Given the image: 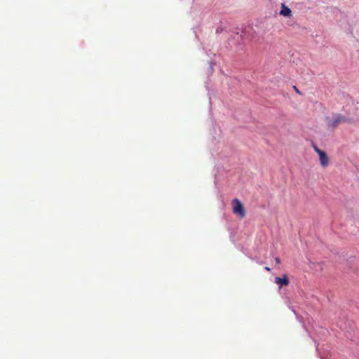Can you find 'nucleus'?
Masks as SVG:
<instances>
[{
    "label": "nucleus",
    "mask_w": 359,
    "mask_h": 359,
    "mask_svg": "<svg viewBox=\"0 0 359 359\" xmlns=\"http://www.w3.org/2000/svg\"><path fill=\"white\" fill-rule=\"evenodd\" d=\"M327 124L329 128L334 129L343 123H350V119L346 116L337 114L332 117H327Z\"/></svg>",
    "instance_id": "1"
},
{
    "label": "nucleus",
    "mask_w": 359,
    "mask_h": 359,
    "mask_svg": "<svg viewBox=\"0 0 359 359\" xmlns=\"http://www.w3.org/2000/svg\"><path fill=\"white\" fill-rule=\"evenodd\" d=\"M231 203L233 212L238 215L240 218H244L245 217L246 212L241 201L238 198H234L233 199Z\"/></svg>",
    "instance_id": "2"
},
{
    "label": "nucleus",
    "mask_w": 359,
    "mask_h": 359,
    "mask_svg": "<svg viewBox=\"0 0 359 359\" xmlns=\"http://www.w3.org/2000/svg\"><path fill=\"white\" fill-rule=\"evenodd\" d=\"M313 148L314 149V151L318 154L319 156V159H320V165L323 167V168H325L329 164V159H328V157H327V154L324 151H322L320 150L316 145H313Z\"/></svg>",
    "instance_id": "3"
},
{
    "label": "nucleus",
    "mask_w": 359,
    "mask_h": 359,
    "mask_svg": "<svg viewBox=\"0 0 359 359\" xmlns=\"http://www.w3.org/2000/svg\"><path fill=\"white\" fill-rule=\"evenodd\" d=\"M275 283L278 285H280V286L283 285H289V280L287 276V275H284L283 277H276L275 278Z\"/></svg>",
    "instance_id": "4"
},
{
    "label": "nucleus",
    "mask_w": 359,
    "mask_h": 359,
    "mask_svg": "<svg viewBox=\"0 0 359 359\" xmlns=\"http://www.w3.org/2000/svg\"><path fill=\"white\" fill-rule=\"evenodd\" d=\"M291 13H292V11H291V10L289 8L285 6V5H283L282 9H281V11L280 12V14L281 15H283V16H290L291 15Z\"/></svg>",
    "instance_id": "5"
},
{
    "label": "nucleus",
    "mask_w": 359,
    "mask_h": 359,
    "mask_svg": "<svg viewBox=\"0 0 359 359\" xmlns=\"http://www.w3.org/2000/svg\"><path fill=\"white\" fill-rule=\"evenodd\" d=\"M275 261H276V263L278 264H279L280 263V259L279 257H276Z\"/></svg>",
    "instance_id": "6"
},
{
    "label": "nucleus",
    "mask_w": 359,
    "mask_h": 359,
    "mask_svg": "<svg viewBox=\"0 0 359 359\" xmlns=\"http://www.w3.org/2000/svg\"><path fill=\"white\" fill-rule=\"evenodd\" d=\"M264 269H265L266 271H271V269H270L269 266H266V267L264 268Z\"/></svg>",
    "instance_id": "7"
},
{
    "label": "nucleus",
    "mask_w": 359,
    "mask_h": 359,
    "mask_svg": "<svg viewBox=\"0 0 359 359\" xmlns=\"http://www.w3.org/2000/svg\"><path fill=\"white\" fill-rule=\"evenodd\" d=\"M294 88H295L296 92H297V93H299V90H298L296 87H294Z\"/></svg>",
    "instance_id": "8"
}]
</instances>
